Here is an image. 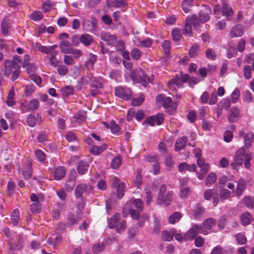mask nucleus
Segmentation results:
<instances>
[{"label":"nucleus","mask_w":254,"mask_h":254,"mask_svg":"<svg viewBox=\"0 0 254 254\" xmlns=\"http://www.w3.org/2000/svg\"><path fill=\"white\" fill-rule=\"evenodd\" d=\"M246 153L245 149L243 147L237 151L234 161L231 163V166L234 169H236L238 166L242 165Z\"/></svg>","instance_id":"20e7f679"},{"label":"nucleus","mask_w":254,"mask_h":254,"mask_svg":"<svg viewBox=\"0 0 254 254\" xmlns=\"http://www.w3.org/2000/svg\"><path fill=\"white\" fill-rule=\"evenodd\" d=\"M236 239L237 243L240 245H244L247 242L246 236L242 233L237 234Z\"/></svg>","instance_id":"5fc2aeb1"},{"label":"nucleus","mask_w":254,"mask_h":254,"mask_svg":"<svg viewBox=\"0 0 254 254\" xmlns=\"http://www.w3.org/2000/svg\"><path fill=\"white\" fill-rule=\"evenodd\" d=\"M89 168V165L87 162L85 161H80L77 166V172L80 175H83L86 173Z\"/></svg>","instance_id":"393cba45"},{"label":"nucleus","mask_w":254,"mask_h":254,"mask_svg":"<svg viewBox=\"0 0 254 254\" xmlns=\"http://www.w3.org/2000/svg\"><path fill=\"white\" fill-rule=\"evenodd\" d=\"M91 86L96 89L102 88L103 87L102 79L97 77H92L90 79Z\"/></svg>","instance_id":"7c9ffc66"},{"label":"nucleus","mask_w":254,"mask_h":254,"mask_svg":"<svg viewBox=\"0 0 254 254\" xmlns=\"http://www.w3.org/2000/svg\"><path fill=\"white\" fill-rule=\"evenodd\" d=\"M9 28V23L7 21L4 19L1 24V30L3 35H6L8 33V29Z\"/></svg>","instance_id":"79ce46f5"},{"label":"nucleus","mask_w":254,"mask_h":254,"mask_svg":"<svg viewBox=\"0 0 254 254\" xmlns=\"http://www.w3.org/2000/svg\"><path fill=\"white\" fill-rule=\"evenodd\" d=\"M240 97V90L238 88H236L231 94V99L233 103H236Z\"/></svg>","instance_id":"4d7b16f0"},{"label":"nucleus","mask_w":254,"mask_h":254,"mask_svg":"<svg viewBox=\"0 0 254 254\" xmlns=\"http://www.w3.org/2000/svg\"><path fill=\"white\" fill-rule=\"evenodd\" d=\"M244 32L243 26L241 25H236L233 27L230 31V36L232 38L241 37Z\"/></svg>","instance_id":"dca6fc26"},{"label":"nucleus","mask_w":254,"mask_h":254,"mask_svg":"<svg viewBox=\"0 0 254 254\" xmlns=\"http://www.w3.org/2000/svg\"><path fill=\"white\" fill-rule=\"evenodd\" d=\"M60 48L61 51L64 54H71L72 48L71 44L65 40L62 41L60 43Z\"/></svg>","instance_id":"a211bd4d"},{"label":"nucleus","mask_w":254,"mask_h":254,"mask_svg":"<svg viewBox=\"0 0 254 254\" xmlns=\"http://www.w3.org/2000/svg\"><path fill=\"white\" fill-rule=\"evenodd\" d=\"M140 212L141 211L139 210H134L132 208L129 210V213L130 216L132 219L135 220H137L139 218Z\"/></svg>","instance_id":"0e129e2a"},{"label":"nucleus","mask_w":254,"mask_h":254,"mask_svg":"<svg viewBox=\"0 0 254 254\" xmlns=\"http://www.w3.org/2000/svg\"><path fill=\"white\" fill-rule=\"evenodd\" d=\"M217 180V177L215 173H211L209 174L205 181V185L206 186H210L213 184Z\"/></svg>","instance_id":"4c0bfd02"},{"label":"nucleus","mask_w":254,"mask_h":254,"mask_svg":"<svg viewBox=\"0 0 254 254\" xmlns=\"http://www.w3.org/2000/svg\"><path fill=\"white\" fill-rule=\"evenodd\" d=\"M120 214L116 213L109 220L108 224L109 228L114 229L120 221Z\"/></svg>","instance_id":"bb28decb"},{"label":"nucleus","mask_w":254,"mask_h":254,"mask_svg":"<svg viewBox=\"0 0 254 254\" xmlns=\"http://www.w3.org/2000/svg\"><path fill=\"white\" fill-rule=\"evenodd\" d=\"M190 191V189L189 187L181 188L180 196L182 198H186Z\"/></svg>","instance_id":"6e6d98bb"},{"label":"nucleus","mask_w":254,"mask_h":254,"mask_svg":"<svg viewBox=\"0 0 254 254\" xmlns=\"http://www.w3.org/2000/svg\"><path fill=\"white\" fill-rule=\"evenodd\" d=\"M188 141V137L184 136L178 138L175 143L174 149L176 151H179L184 148L186 145Z\"/></svg>","instance_id":"f3484780"},{"label":"nucleus","mask_w":254,"mask_h":254,"mask_svg":"<svg viewBox=\"0 0 254 254\" xmlns=\"http://www.w3.org/2000/svg\"><path fill=\"white\" fill-rule=\"evenodd\" d=\"M80 220V218L75 217L71 212L68 213L66 223L68 227H72L74 224L77 223Z\"/></svg>","instance_id":"c85d7f7f"},{"label":"nucleus","mask_w":254,"mask_h":254,"mask_svg":"<svg viewBox=\"0 0 254 254\" xmlns=\"http://www.w3.org/2000/svg\"><path fill=\"white\" fill-rule=\"evenodd\" d=\"M181 216L180 212H175L170 216L169 221L171 224H174L180 219Z\"/></svg>","instance_id":"a19ab883"},{"label":"nucleus","mask_w":254,"mask_h":254,"mask_svg":"<svg viewBox=\"0 0 254 254\" xmlns=\"http://www.w3.org/2000/svg\"><path fill=\"white\" fill-rule=\"evenodd\" d=\"M131 76L132 78L139 80L142 86L146 87L150 81V78L147 75L145 72L142 70L136 72H132Z\"/></svg>","instance_id":"39448f33"},{"label":"nucleus","mask_w":254,"mask_h":254,"mask_svg":"<svg viewBox=\"0 0 254 254\" xmlns=\"http://www.w3.org/2000/svg\"><path fill=\"white\" fill-rule=\"evenodd\" d=\"M205 209L200 205H197L195 210L193 211V216L194 218L197 219L204 212Z\"/></svg>","instance_id":"37998d69"},{"label":"nucleus","mask_w":254,"mask_h":254,"mask_svg":"<svg viewBox=\"0 0 254 254\" xmlns=\"http://www.w3.org/2000/svg\"><path fill=\"white\" fill-rule=\"evenodd\" d=\"M127 228V221L126 220H122L114 228L118 233H122Z\"/></svg>","instance_id":"f704fd0d"},{"label":"nucleus","mask_w":254,"mask_h":254,"mask_svg":"<svg viewBox=\"0 0 254 254\" xmlns=\"http://www.w3.org/2000/svg\"><path fill=\"white\" fill-rule=\"evenodd\" d=\"M107 148V145L103 144L101 146L92 145L89 149L90 152L94 155H98Z\"/></svg>","instance_id":"4be33fe9"},{"label":"nucleus","mask_w":254,"mask_h":254,"mask_svg":"<svg viewBox=\"0 0 254 254\" xmlns=\"http://www.w3.org/2000/svg\"><path fill=\"white\" fill-rule=\"evenodd\" d=\"M183 84L181 83V80L179 76H176L171 79L168 83V87L171 91L176 90V86L180 88Z\"/></svg>","instance_id":"412c9836"},{"label":"nucleus","mask_w":254,"mask_h":254,"mask_svg":"<svg viewBox=\"0 0 254 254\" xmlns=\"http://www.w3.org/2000/svg\"><path fill=\"white\" fill-rule=\"evenodd\" d=\"M122 158L120 155L115 157L111 163V167L113 169H117L121 164Z\"/></svg>","instance_id":"ea45409f"},{"label":"nucleus","mask_w":254,"mask_h":254,"mask_svg":"<svg viewBox=\"0 0 254 254\" xmlns=\"http://www.w3.org/2000/svg\"><path fill=\"white\" fill-rule=\"evenodd\" d=\"M254 156V153L252 152H247L245 155V168L248 169L251 167L250 161L252 160Z\"/></svg>","instance_id":"72a5a7b5"},{"label":"nucleus","mask_w":254,"mask_h":254,"mask_svg":"<svg viewBox=\"0 0 254 254\" xmlns=\"http://www.w3.org/2000/svg\"><path fill=\"white\" fill-rule=\"evenodd\" d=\"M211 13V9L209 7H204L200 10L199 12V19L204 23L208 21L210 18V14Z\"/></svg>","instance_id":"f8f14e48"},{"label":"nucleus","mask_w":254,"mask_h":254,"mask_svg":"<svg viewBox=\"0 0 254 254\" xmlns=\"http://www.w3.org/2000/svg\"><path fill=\"white\" fill-rule=\"evenodd\" d=\"M21 64V59L18 56H15L13 59L6 60L4 62V74L8 76L13 71V69H19Z\"/></svg>","instance_id":"f257e3e1"},{"label":"nucleus","mask_w":254,"mask_h":254,"mask_svg":"<svg viewBox=\"0 0 254 254\" xmlns=\"http://www.w3.org/2000/svg\"><path fill=\"white\" fill-rule=\"evenodd\" d=\"M252 69L250 65H245L244 68V75L246 79H249L251 77Z\"/></svg>","instance_id":"052dcab7"},{"label":"nucleus","mask_w":254,"mask_h":254,"mask_svg":"<svg viewBox=\"0 0 254 254\" xmlns=\"http://www.w3.org/2000/svg\"><path fill=\"white\" fill-rule=\"evenodd\" d=\"M164 120V116L163 114L148 117L143 123V125L148 124L151 126L161 125Z\"/></svg>","instance_id":"423d86ee"},{"label":"nucleus","mask_w":254,"mask_h":254,"mask_svg":"<svg viewBox=\"0 0 254 254\" xmlns=\"http://www.w3.org/2000/svg\"><path fill=\"white\" fill-rule=\"evenodd\" d=\"M100 37L102 40L106 42L107 44L111 46H114L117 41V38L115 35H112L104 31L100 33Z\"/></svg>","instance_id":"0eeeda50"},{"label":"nucleus","mask_w":254,"mask_h":254,"mask_svg":"<svg viewBox=\"0 0 254 254\" xmlns=\"http://www.w3.org/2000/svg\"><path fill=\"white\" fill-rule=\"evenodd\" d=\"M28 105L30 111H35L38 109L39 102L37 99H33L28 103Z\"/></svg>","instance_id":"a18cd8bd"},{"label":"nucleus","mask_w":254,"mask_h":254,"mask_svg":"<svg viewBox=\"0 0 254 254\" xmlns=\"http://www.w3.org/2000/svg\"><path fill=\"white\" fill-rule=\"evenodd\" d=\"M125 185V183H123L116 189L117 190L118 197L120 198H121L124 195Z\"/></svg>","instance_id":"13d9d810"},{"label":"nucleus","mask_w":254,"mask_h":254,"mask_svg":"<svg viewBox=\"0 0 254 254\" xmlns=\"http://www.w3.org/2000/svg\"><path fill=\"white\" fill-rule=\"evenodd\" d=\"M93 42V38L89 34H85L81 35V43L85 46H89Z\"/></svg>","instance_id":"c756f323"},{"label":"nucleus","mask_w":254,"mask_h":254,"mask_svg":"<svg viewBox=\"0 0 254 254\" xmlns=\"http://www.w3.org/2000/svg\"><path fill=\"white\" fill-rule=\"evenodd\" d=\"M205 55L207 58L212 60H215L216 58V54L215 51L211 49H207L206 51Z\"/></svg>","instance_id":"e2e57ef3"},{"label":"nucleus","mask_w":254,"mask_h":254,"mask_svg":"<svg viewBox=\"0 0 254 254\" xmlns=\"http://www.w3.org/2000/svg\"><path fill=\"white\" fill-rule=\"evenodd\" d=\"M241 202L249 209H254V198L251 196H245Z\"/></svg>","instance_id":"a878e982"},{"label":"nucleus","mask_w":254,"mask_h":254,"mask_svg":"<svg viewBox=\"0 0 254 254\" xmlns=\"http://www.w3.org/2000/svg\"><path fill=\"white\" fill-rule=\"evenodd\" d=\"M198 233L207 235L208 232L207 230L203 229L202 225L193 224L191 228L184 235V240L185 241H191Z\"/></svg>","instance_id":"f03ea898"},{"label":"nucleus","mask_w":254,"mask_h":254,"mask_svg":"<svg viewBox=\"0 0 254 254\" xmlns=\"http://www.w3.org/2000/svg\"><path fill=\"white\" fill-rule=\"evenodd\" d=\"M228 222L227 219L224 216L220 218L218 222V227L220 230H223L225 228Z\"/></svg>","instance_id":"338daca9"},{"label":"nucleus","mask_w":254,"mask_h":254,"mask_svg":"<svg viewBox=\"0 0 254 254\" xmlns=\"http://www.w3.org/2000/svg\"><path fill=\"white\" fill-rule=\"evenodd\" d=\"M76 173L74 170L70 172L69 179L66 181L65 184V189L67 191H71L75 185L76 182Z\"/></svg>","instance_id":"1a4fd4ad"},{"label":"nucleus","mask_w":254,"mask_h":254,"mask_svg":"<svg viewBox=\"0 0 254 254\" xmlns=\"http://www.w3.org/2000/svg\"><path fill=\"white\" fill-rule=\"evenodd\" d=\"M104 249V245L103 243H98L94 245L92 248L93 252L94 254H98Z\"/></svg>","instance_id":"09e8293b"},{"label":"nucleus","mask_w":254,"mask_h":254,"mask_svg":"<svg viewBox=\"0 0 254 254\" xmlns=\"http://www.w3.org/2000/svg\"><path fill=\"white\" fill-rule=\"evenodd\" d=\"M19 219V212L18 209H14L11 214V221L13 225L16 226L18 224Z\"/></svg>","instance_id":"e433bc0d"},{"label":"nucleus","mask_w":254,"mask_h":254,"mask_svg":"<svg viewBox=\"0 0 254 254\" xmlns=\"http://www.w3.org/2000/svg\"><path fill=\"white\" fill-rule=\"evenodd\" d=\"M132 203L135 207L141 211L143 210V202L140 199H134L132 201Z\"/></svg>","instance_id":"8fccbe9b"},{"label":"nucleus","mask_w":254,"mask_h":254,"mask_svg":"<svg viewBox=\"0 0 254 254\" xmlns=\"http://www.w3.org/2000/svg\"><path fill=\"white\" fill-rule=\"evenodd\" d=\"M172 36L174 41H178L180 39L181 31L178 29H175L172 32Z\"/></svg>","instance_id":"774afa93"},{"label":"nucleus","mask_w":254,"mask_h":254,"mask_svg":"<svg viewBox=\"0 0 254 254\" xmlns=\"http://www.w3.org/2000/svg\"><path fill=\"white\" fill-rule=\"evenodd\" d=\"M15 184L14 182L9 181L8 182L7 186V193L8 195H10L12 194L15 190Z\"/></svg>","instance_id":"680f3d73"},{"label":"nucleus","mask_w":254,"mask_h":254,"mask_svg":"<svg viewBox=\"0 0 254 254\" xmlns=\"http://www.w3.org/2000/svg\"><path fill=\"white\" fill-rule=\"evenodd\" d=\"M41 116L39 114H37L36 117L33 114H30L27 119V124L31 127H34L36 123H41Z\"/></svg>","instance_id":"ddd939ff"},{"label":"nucleus","mask_w":254,"mask_h":254,"mask_svg":"<svg viewBox=\"0 0 254 254\" xmlns=\"http://www.w3.org/2000/svg\"><path fill=\"white\" fill-rule=\"evenodd\" d=\"M36 157L41 162H43L46 157L45 154L40 150H36L35 152Z\"/></svg>","instance_id":"bf43d9fd"},{"label":"nucleus","mask_w":254,"mask_h":254,"mask_svg":"<svg viewBox=\"0 0 254 254\" xmlns=\"http://www.w3.org/2000/svg\"><path fill=\"white\" fill-rule=\"evenodd\" d=\"M246 182L245 179L241 178L238 182L237 186L236 188V196L238 197L240 196L246 188Z\"/></svg>","instance_id":"6ab92c4d"},{"label":"nucleus","mask_w":254,"mask_h":254,"mask_svg":"<svg viewBox=\"0 0 254 254\" xmlns=\"http://www.w3.org/2000/svg\"><path fill=\"white\" fill-rule=\"evenodd\" d=\"M97 60V56L93 54H90L88 59V61L85 64V66L89 68L93 67L94 63Z\"/></svg>","instance_id":"c03bdc74"},{"label":"nucleus","mask_w":254,"mask_h":254,"mask_svg":"<svg viewBox=\"0 0 254 254\" xmlns=\"http://www.w3.org/2000/svg\"><path fill=\"white\" fill-rule=\"evenodd\" d=\"M253 218L249 212H245L240 216L241 224L244 226L248 225L253 221Z\"/></svg>","instance_id":"b1692460"},{"label":"nucleus","mask_w":254,"mask_h":254,"mask_svg":"<svg viewBox=\"0 0 254 254\" xmlns=\"http://www.w3.org/2000/svg\"><path fill=\"white\" fill-rule=\"evenodd\" d=\"M115 93L118 97L126 100L129 99L131 96V92L129 89L126 90L121 86L116 87Z\"/></svg>","instance_id":"6e6552de"},{"label":"nucleus","mask_w":254,"mask_h":254,"mask_svg":"<svg viewBox=\"0 0 254 254\" xmlns=\"http://www.w3.org/2000/svg\"><path fill=\"white\" fill-rule=\"evenodd\" d=\"M196 166L194 164L190 165L187 163L183 162L179 165L178 169L180 172L188 170L190 172H194L196 170Z\"/></svg>","instance_id":"5701e85b"},{"label":"nucleus","mask_w":254,"mask_h":254,"mask_svg":"<svg viewBox=\"0 0 254 254\" xmlns=\"http://www.w3.org/2000/svg\"><path fill=\"white\" fill-rule=\"evenodd\" d=\"M66 174V169L63 166H59L56 168L53 173L54 177L56 180H60L63 178Z\"/></svg>","instance_id":"4468645a"},{"label":"nucleus","mask_w":254,"mask_h":254,"mask_svg":"<svg viewBox=\"0 0 254 254\" xmlns=\"http://www.w3.org/2000/svg\"><path fill=\"white\" fill-rule=\"evenodd\" d=\"M91 190V187L90 185L84 184L78 185L75 190V194L77 198H79L83 202L84 194H88Z\"/></svg>","instance_id":"7ed1b4c3"},{"label":"nucleus","mask_w":254,"mask_h":254,"mask_svg":"<svg viewBox=\"0 0 254 254\" xmlns=\"http://www.w3.org/2000/svg\"><path fill=\"white\" fill-rule=\"evenodd\" d=\"M166 191V186L165 184H162L160 186L159 190V193L158 195V198L159 201V202L161 201H162L163 199V195H164Z\"/></svg>","instance_id":"3c124183"},{"label":"nucleus","mask_w":254,"mask_h":254,"mask_svg":"<svg viewBox=\"0 0 254 254\" xmlns=\"http://www.w3.org/2000/svg\"><path fill=\"white\" fill-rule=\"evenodd\" d=\"M110 128L111 132L113 134L117 133L120 130L119 126L114 121H111L110 125Z\"/></svg>","instance_id":"864d4df0"},{"label":"nucleus","mask_w":254,"mask_h":254,"mask_svg":"<svg viewBox=\"0 0 254 254\" xmlns=\"http://www.w3.org/2000/svg\"><path fill=\"white\" fill-rule=\"evenodd\" d=\"M254 134L252 132H249L244 136L245 147L249 148L252 146V143L254 140Z\"/></svg>","instance_id":"cd10ccee"},{"label":"nucleus","mask_w":254,"mask_h":254,"mask_svg":"<svg viewBox=\"0 0 254 254\" xmlns=\"http://www.w3.org/2000/svg\"><path fill=\"white\" fill-rule=\"evenodd\" d=\"M175 232L174 230L171 231H164L162 232V238L163 240L165 241H170L172 240Z\"/></svg>","instance_id":"58836bf2"},{"label":"nucleus","mask_w":254,"mask_h":254,"mask_svg":"<svg viewBox=\"0 0 254 254\" xmlns=\"http://www.w3.org/2000/svg\"><path fill=\"white\" fill-rule=\"evenodd\" d=\"M196 17H187V18L186 19L185 28L183 30V34L185 35L190 34L191 31V24H193L194 27L197 26V25L196 22Z\"/></svg>","instance_id":"9d476101"},{"label":"nucleus","mask_w":254,"mask_h":254,"mask_svg":"<svg viewBox=\"0 0 254 254\" xmlns=\"http://www.w3.org/2000/svg\"><path fill=\"white\" fill-rule=\"evenodd\" d=\"M178 106L177 101L172 102V99L171 97H166L163 103V106L164 108H172V109H176Z\"/></svg>","instance_id":"2f4dec72"},{"label":"nucleus","mask_w":254,"mask_h":254,"mask_svg":"<svg viewBox=\"0 0 254 254\" xmlns=\"http://www.w3.org/2000/svg\"><path fill=\"white\" fill-rule=\"evenodd\" d=\"M41 207L39 202H35L30 205V210L33 213H38L41 210Z\"/></svg>","instance_id":"69168bd1"},{"label":"nucleus","mask_w":254,"mask_h":254,"mask_svg":"<svg viewBox=\"0 0 254 254\" xmlns=\"http://www.w3.org/2000/svg\"><path fill=\"white\" fill-rule=\"evenodd\" d=\"M57 72L60 75H64L68 72V67L64 64L58 66Z\"/></svg>","instance_id":"49530a36"},{"label":"nucleus","mask_w":254,"mask_h":254,"mask_svg":"<svg viewBox=\"0 0 254 254\" xmlns=\"http://www.w3.org/2000/svg\"><path fill=\"white\" fill-rule=\"evenodd\" d=\"M231 195V192L227 189H222L219 191V198L221 201L228 199Z\"/></svg>","instance_id":"c9c22d12"},{"label":"nucleus","mask_w":254,"mask_h":254,"mask_svg":"<svg viewBox=\"0 0 254 254\" xmlns=\"http://www.w3.org/2000/svg\"><path fill=\"white\" fill-rule=\"evenodd\" d=\"M173 192L171 191H168L165 195H163V200L159 202L158 198H157V203L158 205L164 204L166 206L170 205L172 200Z\"/></svg>","instance_id":"2eb2a0df"},{"label":"nucleus","mask_w":254,"mask_h":254,"mask_svg":"<svg viewBox=\"0 0 254 254\" xmlns=\"http://www.w3.org/2000/svg\"><path fill=\"white\" fill-rule=\"evenodd\" d=\"M221 12L223 15L226 16L227 20H230L234 14L232 8L228 6V4L225 2L222 4Z\"/></svg>","instance_id":"aec40b11"},{"label":"nucleus","mask_w":254,"mask_h":254,"mask_svg":"<svg viewBox=\"0 0 254 254\" xmlns=\"http://www.w3.org/2000/svg\"><path fill=\"white\" fill-rule=\"evenodd\" d=\"M199 48V46L196 44H193L190 50L189 55L191 58H193L197 55V52Z\"/></svg>","instance_id":"de8ad7c7"},{"label":"nucleus","mask_w":254,"mask_h":254,"mask_svg":"<svg viewBox=\"0 0 254 254\" xmlns=\"http://www.w3.org/2000/svg\"><path fill=\"white\" fill-rule=\"evenodd\" d=\"M240 111L237 107L232 108L228 113V119L230 123H234L240 117Z\"/></svg>","instance_id":"9b49d317"},{"label":"nucleus","mask_w":254,"mask_h":254,"mask_svg":"<svg viewBox=\"0 0 254 254\" xmlns=\"http://www.w3.org/2000/svg\"><path fill=\"white\" fill-rule=\"evenodd\" d=\"M30 18L34 21L40 20L42 19L43 14L40 11L36 10L30 14Z\"/></svg>","instance_id":"603ef678"},{"label":"nucleus","mask_w":254,"mask_h":254,"mask_svg":"<svg viewBox=\"0 0 254 254\" xmlns=\"http://www.w3.org/2000/svg\"><path fill=\"white\" fill-rule=\"evenodd\" d=\"M215 219L212 218L205 219L201 224L203 227V229L205 230L210 229L212 227L215 225Z\"/></svg>","instance_id":"473e14b6"}]
</instances>
